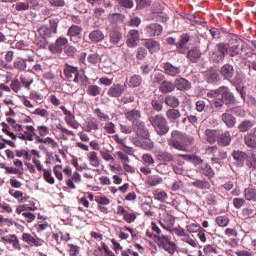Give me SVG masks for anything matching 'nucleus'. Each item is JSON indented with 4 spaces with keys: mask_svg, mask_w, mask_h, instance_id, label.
<instances>
[{
    "mask_svg": "<svg viewBox=\"0 0 256 256\" xmlns=\"http://www.w3.org/2000/svg\"><path fill=\"white\" fill-rule=\"evenodd\" d=\"M108 20L110 21V23L113 24L123 23V21H125V15L119 13H112L108 15Z\"/></svg>",
    "mask_w": 256,
    "mask_h": 256,
    "instance_id": "4c0bfd02",
    "label": "nucleus"
},
{
    "mask_svg": "<svg viewBox=\"0 0 256 256\" xmlns=\"http://www.w3.org/2000/svg\"><path fill=\"white\" fill-rule=\"evenodd\" d=\"M82 129L86 133H91L92 131H97V129H99V121L97 120V118L88 117V118H86Z\"/></svg>",
    "mask_w": 256,
    "mask_h": 256,
    "instance_id": "9b49d317",
    "label": "nucleus"
},
{
    "mask_svg": "<svg viewBox=\"0 0 256 256\" xmlns=\"http://www.w3.org/2000/svg\"><path fill=\"white\" fill-rule=\"evenodd\" d=\"M63 73H64L66 79H73V77H78L79 68L69 65V64H65Z\"/></svg>",
    "mask_w": 256,
    "mask_h": 256,
    "instance_id": "a211bd4d",
    "label": "nucleus"
},
{
    "mask_svg": "<svg viewBox=\"0 0 256 256\" xmlns=\"http://www.w3.org/2000/svg\"><path fill=\"white\" fill-rule=\"evenodd\" d=\"M148 121L151 123L154 131H156L157 135H167L169 133V124L167 123V118L161 114L156 116H150Z\"/></svg>",
    "mask_w": 256,
    "mask_h": 256,
    "instance_id": "7ed1b4c3",
    "label": "nucleus"
},
{
    "mask_svg": "<svg viewBox=\"0 0 256 256\" xmlns=\"http://www.w3.org/2000/svg\"><path fill=\"white\" fill-rule=\"evenodd\" d=\"M44 145H50L52 149H59V143L51 137H46L44 140Z\"/></svg>",
    "mask_w": 256,
    "mask_h": 256,
    "instance_id": "bf43d9fd",
    "label": "nucleus"
},
{
    "mask_svg": "<svg viewBox=\"0 0 256 256\" xmlns=\"http://www.w3.org/2000/svg\"><path fill=\"white\" fill-rule=\"evenodd\" d=\"M220 73L224 79H232L233 75H235V69L233 65L225 64L221 67Z\"/></svg>",
    "mask_w": 256,
    "mask_h": 256,
    "instance_id": "4be33fe9",
    "label": "nucleus"
},
{
    "mask_svg": "<svg viewBox=\"0 0 256 256\" xmlns=\"http://www.w3.org/2000/svg\"><path fill=\"white\" fill-rule=\"evenodd\" d=\"M200 172L203 173V175H206V177H215V172H213V168L209 166L208 164H203L201 166Z\"/></svg>",
    "mask_w": 256,
    "mask_h": 256,
    "instance_id": "a18cd8bd",
    "label": "nucleus"
},
{
    "mask_svg": "<svg viewBox=\"0 0 256 256\" xmlns=\"http://www.w3.org/2000/svg\"><path fill=\"white\" fill-rule=\"evenodd\" d=\"M163 183V178L159 175H151L148 176L147 184L150 185V187H157V185H161Z\"/></svg>",
    "mask_w": 256,
    "mask_h": 256,
    "instance_id": "c9c22d12",
    "label": "nucleus"
},
{
    "mask_svg": "<svg viewBox=\"0 0 256 256\" xmlns=\"http://www.w3.org/2000/svg\"><path fill=\"white\" fill-rule=\"evenodd\" d=\"M91 43H101L105 40V33L100 29L92 30L88 36Z\"/></svg>",
    "mask_w": 256,
    "mask_h": 256,
    "instance_id": "dca6fc26",
    "label": "nucleus"
},
{
    "mask_svg": "<svg viewBox=\"0 0 256 256\" xmlns=\"http://www.w3.org/2000/svg\"><path fill=\"white\" fill-rule=\"evenodd\" d=\"M82 31H83V28H81V26L72 25L68 29V36L69 37H78V35H81Z\"/></svg>",
    "mask_w": 256,
    "mask_h": 256,
    "instance_id": "c03bdc74",
    "label": "nucleus"
},
{
    "mask_svg": "<svg viewBox=\"0 0 256 256\" xmlns=\"http://www.w3.org/2000/svg\"><path fill=\"white\" fill-rule=\"evenodd\" d=\"M216 222L219 227H227L229 225V218L227 216H218Z\"/></svg>",
    "mask_w": 256,
    "mask_h": 256,
    "instance_id": "6e6d98bb",
    "label": "nucleus"
},
{
    "mask_svg": "<svg viewBox=\"0 0 256 256\" xmlns=\"http://www.w3.org/2000/svg\"><path fill=\"white\" fill-rule=\"evenodd\" d=\"M189 43V35L183 34L176 44L177 49H179V53H185V45Z\"/></svg>",
    "mask_w": 256,
    "mask_h": 256,
    "instance_id": "e433bc0d",
    "label": "nucleus"
},
{
    "mask_svg": "<svg viewBox=\"0 0 256 256\" xmlns=\"http://www.w3.org/2000/svg\"><path fill=\"white\" fill-rule=\"evenodd\" d=\"M206 80L208 83H217L221 81V78H219V72H217V69L210 68L206 71Z\"/></svg>",
    "mask_w": 256,
    "mask_h": 256,
    "instance_id": "aec40b11",
    "label": "nucleus"
},
{
    "mask_svg": "<svg viewBox=\"0 0 256 256\" xmlns=\"http://www.w3.org/2000/svg\"><path fill=\"white\" fill-rule=\"evenodd\" d=\"M135 219H137V215L135 213L126 212L124 215V221H126V223H133Z\"/></svg>",
    "mask_w": 256,
    "mask_h": 256,
    "instance_id": "69168bd1",
    "label": "nucleus"
},
{
    "mask_svg": "<svg viewBox=\"0 0 256 256\" xmlns=\"http://www.w3.org/2000/svg\"><path fill=\"white\" fill-rule=\"evenodd\" d=\"M139 41V31L130 30L128 32V37L126 40L127 47H137V42Z\"/></svg>",
    "mask_w": 256,
    "mask_h": 256,
    "instance_id": "2eb2a0df",
    "label": "nucleus"
},
{
    "mask_svg": "<svg viewBox=\"0 0 256 256\" xmlns=\"http://www.w3.org/2000/svg\"><path fill=\"white\" fill-rule=\"evenodd\" d=\"M123 39V33L117 28H113L109 34V41L112 45H119V42Z\"/></svg>",
    "mask_w": 256,
    "mask_h": 256,
    "instance_id": "6ab92c4d",
    "label": "nucleus"
},
{
    "mask_svg": "<svg viewBox=\"0 0 256 256\" xmlns=\"http://www.w3.org/2000/svg\"><path fill=\"white\" fill-rule=\"evenodd\" d=\"M152 107L154 111H163V101L162 100H153L152 101Z\"/></svg>",
    "mask_w": 256,
    "mask_h": 256,
    "instance_id": "e2e57ef3",
    "label": "nucleus"
},
{
    "mask_svg": "<svg viewBox=\"0 0 256 256\" xmlns=\"http://www.w3.org/2000/svg\"><path fill=\"white\" fill-rule=\"evenodd\" d=\"M219 135H221V134L217 130L207 129L205 131L206 141H208V143H215V141H217V137H219Z\"/></svg>",
    "mask_w": 256,
    "mask_h": 256,
    "instance_id": "473e14b6",
    "label": "nucleus"
},
{
    "mask_svg": "<svg viewBox=\"0 0 256 256\" xmlns=\"http://www.w3.org/2000/svg\"><path fill=\"white\" fill-rule=\"evenodd\" d=\"M221 120L229 129H233L237 123V119H235V117L229 113H223L221 115Z\"/></svg>",
    "mask_w": 256,
    "mask_h": 256,
    "instance_id": "5701e85b",
    "label": "nucleus"
},
{
    "mask_svg": "<svg viewBox=\"0 0 256 256\" xmlns=\"http://www.w3.org/2000/svg\"><path fill=\"white\" fill-rule=\"evenodd\" d=\"M13 67H14V69H17V71H25L27 69V60L26 59L17 58L13 62Z\"/></svg>",
    "mask_w": 256,
    "mask_h": 256,
    "instance_id": "ea45409f",
    "label": "nucleus"
},
{
    "mask_svg": "<svg viewBox=\"0 0 256 256\" xmlns=\"http://www.w3.org/2000/svg\"><path fill=\"white\" fill-rule=\"evenodd\" d=\"M22 241H24L31 247H33V245H34V247H41V245H43V240H41L39 238H35L31 234H28V233H24L22 235Z\"/></svg>",
    "mask_w": 256,
    "mask_h": 256,
    "instance_id": "4468645a",
    "label": "nucleus"
},
{
    "mask_svg": "<svg viewBox=\"0 0 256 256\" xmlns=\"http://www.w3.org/2000/svg\"><path fill=\"white\" fill-rule=\"evenodd\" d=\"M227 45L225 44H218L214 48V50L210 54V59L214 63H220V61H223L225 59V53H227Z\"/></svg>",
    "mask_w": 256,
    "mask_h": 256,
    "instance_id": "423d86ee",
    "label": "nucleus"
},
{
    "mask_svg": "<svg viewBox=\"0 0 256 256\" xmlns=\"http://www.w3.org/2000/svg\"><path fill=\"white\" fill-rule=\"evenodd\" d=\"M251 127H253V122H251L250 120H244V121L238 126V129H239V131H241L242 133H245V131H249V129H251Z\"/></svg>",
    "mask_w": 256,
    "mask_h": 256,
    "instance_id": "3c124183",
    "label": "nucleus"
},
{
    "mask_svg": "<svg viewBox=\"0 0 256 256\" xmlns=\"http://www.w3.org/2000/svg\"><path fill=\"white\" fill-rule=\"evenodd\" d=\"M141 83H143V78L139 75H133L128 80V86L132 88L139 87Z\"/></svg>",
    "mask_w": 256,
    "mask_h": 256,
    "instance_id": "58836bf2",
    "label": "nucleus"
},
{
    "mask_svg": "<svg viewBox=\"0 0 256 256\" xmlns=\"http://www.w3.org/2000/svg\"><path fill=\"white\" fill-rule=\"evenodd\" d=\"M244 141L250 149H256V137L255 135L245 136Z\"/></svg>",
    "mask_w": 256,
    "mask_h": 256,
    "instance_id": "49530a36",
    "label": "nucleus"
},
{
    "mask_svg": "<svg viewBox=\"0 0 256 256\" xmlns=\"http://www.w3.org/2000/svg\"><path fill=\"white\" fill-rule=\"evenodd\" d=\"M65 122L72 127V129H79V122L75 120V116H66Z\"/></svg>",
    "mask_w": 256,
    "mask_h": 256,
    "instance_id": "8fccbe9b",
    "label": "nucleus"
},
{
    "mask_svg": "<svg viewBox=\"0 0 256 256\" xmlns=\"http://www.w3.org/2000/svg\"><path fill=\"white\" fill-rule=\"evenodd\" d=\"M75 183H81V174H79L78 172H74L72 178H68L66 180V185L67 187H69V189H77Z\"/></svg>",
    "mask_w": 256,
    "mask_h": 256,
    "instance_id": "bb28decb",
    "label": "nucleus"
},
{
    "mask_svg": "<svg viewBox=\"0 0 256 256\" xmlns=\"http://www.w3.org/2000/svg\"><path fill=\"white\" fill-rule=\"evenodd\" d=\"M233 159L239 167H242L243 163H245V159H247V153L243 151H236L233 153Z\"/></svg>",
    "mask_w": 256,
    "mask_h": 256,
    "instance_id": "f704fd0d",
    "label": "nucleus"
},
{
    "mask_svg": "<svg viewBox=\"0 0 256 256\" xmlns=\"http://www.w3.org/2000/svg\"><path fill=\"white\" fill-rule=\"evenodd\" d=\"M94 112L100 121H109V115L105 114L101 109L96 108Z\"/></svg>",
    "mask_w": 256,
    "mask_h": 256,
    "instance_id": "13d9d810",
    "label": "nucleus"
},
{
    "mask_svg": "<svg viewBox=\"0 0 256 256\" xmlns=\"http://www.w3.org/2000/svg\"><path fill=\"white\" fill-rule=\"evenodd\" d=\"M174 87L179 91H187V89H191V84L187 81V79L179 78L175 80Z\"/></svg>",
    "mask_w": 256,
    "mask_h": 256,
    "instance_id": "c756f323",
    "label": "nucleus"
},
{
    "mask_svg": "<svg viewBox=\"0 0 256 256\" xmlns=\"http://www.w3.org/2000/svg\"><path fill=\"white\" fill-rule=\"evenodd\" d=\"M87 159L92 167H99L101 165L99 154L95 151L89 152L87 154Z\"/></svg>",
    "mask_w": 256,
    "mask_h": 256,
    "instance_id": "393cba45",
    "label": "nucleus"
},
{
    "mask_svg": "<svg viewBox=\"0 0 256 256\" xmlns=\"http://www.w3.org/2000/svg\"><path fill=\"white\" fill-rule=\"evenodd\" d=\"M160 225L163 229L169 231V229L175 225V218L171 214L165 212L160 219Z\"/></svg>",
    "mask_w": 256,
    "mask_h": 256,
    "instance_id": "f8f14e48",
    "label": "nucleus"
},
{
    "mask_svg": "<svg viewBox=\"0 0 256 256\" xmlns=\"http://www.w3.org/2000/svg\"><path fill=\"white\" fill-rule=\"evenodd\" d=\"M187 57L191 63H197L201 59V50L197 48H192L188 51Z\"/></svg>",
    "mask_w": 256,
    "mask_h": 256,
    "instance_id": "a878e982",
    "label": "nucleus"
},
{
    "mask_svg": "<svg viewBox=\"0 0 256 256\" xmlns=\"http://www.w3.org/2000/svg\"><path fill=\"white\" fill-rule=\"evenodd\" d=\"M131 143L136 147H140V149H144V151H151L153 147H155V143L151 141V139L147 138L144 141L139 140L135 137H130Z\"/></svg>",
    "mask_w": 256,
    "mask_h": 256,
    "instance_id": "1a4fd4ad",
    "label": "nucleus"
},
{
    "mask_svg": "<svg viewBox=\"0 0 256 256\" xmlns=\"http://www.w3.org/2000/svg\"><path fill=\"white\" fill-rule=\"evenodd\" d=\"M188 233H198L201 226L197 223H192L186 226Z\"/></svg>",
    "mask_w": 256,
    "mask_h": 256,
    "instance_id": "052dcab7",
    "label": "nucleus"
},
{
    "mask_svg": "<svg viewBox=\"0 0 256 256\" xmlns=\"http://www.w3.org/2000/svg\"><path fill=\"white\" fill-rule=\"evenodd\" d=\"M157 239V245L161 249H164L169 255H174L175 251H177V244L175 242L171 241V237L161 234L158 236H155Z\"/></svg>",
    "mask_w": 256,
    "mask_h": 256,
    "instance_id": "39448f33",
    "label": "nucleus"
},
{
    "mask_svg": "<svg viewBox=\"0 0 256 256\" xmlns=\"http://www.w3.org/2000/svg\"><path fill=\"white\" fill-rule=\"evenodd\" d=\"M163 69L166 75H169L170 77H177L181 73V68L177 66H173V64L166 62L163 65Z\"/></svg>",
    "mask_w": 256,
    "mask_h": 256,
    "instance_id": "f3484780",
    "label": "nucleus"
},
{
    "mask_svg": "<svg viewBox=\"0 0 256 256\" xmlns=\"http://www.w3.org/2000/svg\"><path fill=\"white\" fill-rule=\"evenodd\" d=\"M166 117L168 120H170L171 123H176V121H179L181 119V111L176 108H171L166 111Z\"/></svg>",
    "mask_w": 256,
    "mask_h": 256,
    "instance_id": "412c9836",
    "label": "nucleus"
},
{
    "mask_svg": "<svg viewBox=\"0 0 256 256\" xmlns=\"http://www.w3.org/2000/svg\"><path fill=\"white\" fill-rule=\"evenodd\" d=\"M195 140L191 136H187L177 130L172 131L171 138L168 140L170 147H174L178 151H187V145H193Z\"/></svg>",
    "mask_w": 256,
    "mask_h": 256,
    "instance_id": "f257e3e1",
    "label": "nucleus"
},
{
    "mask_svg": "<svg viewBox=\"0 0 256 256\" xmlns=\"http://www.w3.org/2000/svg\"><path fill=\"white\" fill-rule=\"evenodd\" d=\"M73 82L80 83V85L87 87V84L89 83V79L86 76H82L78 74L76 77H74Z\"/></svg>",
    "mask_w": 256,
    "mask_h": 256,
    "instance_id": "5fc2aeb1",
    "label": "nucleus"
},
{
    "mask_svg": "<svg viewBox=\"0 0 256 256\" xmlns=\"http://www.w3.org/2000/svg\"><path fill=\"white\" fill-rule=\"evenodd\" d=\"M125 93V86L121 84H113L107 91L109 97H121Z\"/></svg>",
    "mask_w": 256,
    "mask_h": 256,
    "instance_id": "ddd939ff",
    "label": "nucleus"
},
{
    "mask_svg": "<svg viewBox=\"0 0 256 256\" xmlns=\"http://www.w3.org/2000/svg\"><path fill=\"white\" fill-rule=\"evenodd\" d=\"M104 131L108 133V135H115V133H117L115 124L113 122H106L104 125Z\"/></svg>",
    "mask_w": 256,
    "mask_h": 256,
    "instance_id": "09e8293b",
    "label": "nucleus"
},
{
    "mask_svg": "<svg viewBox=\"0 0 256 256\" xmlns=\"http://www.w3.org/2000/svg\"><path fill=\"white\" fill-rule=\"evenodd\" d=\"M87 94L92 97H97V95H101V88L97 85H90L87 89Z\"/></svg>",
    "mask_w": 256,
    "mask_h": 256,
    "instance_id": "de8ad7c7",
    "label": "nucleus"
},
{
    "mask_svg": "<svg viewBox=\"0 0 256 256\" xmlns=\"http://www.w3.org/2000/svg\"><path fill=\"white\" fill-rule=\"evenodd\" d=\"M160 93H171L175 91V84L170 81H163L159 87Z\"/></svg>",
    "mask_w": 256,
    "mask_h": 256,
    "instance_id": "72a5a7b5",
    "label": "nucleus"
},
{
    "mask_svg": "<svg viewBox=\"0 0 256 256\" xmlns=\"http://www.w3.org/2000/svg\"><path fill=\"white\" fill-rule=\"evenodd\" d=\"M228 53L230 57H235L239 55L242 59H249L253 57V50L249 48V45L245 43L242 39L236 40L233 44L230 45Z\"/></svg>",
    "mask_w": 256,
    "mask_h": 256,
    "instance_id": "f03ea898",
    "label": "nucleus"
},
{
    "mask_svg": "<svg viewBox=\"0 0 256 256\" xmlns=\"http://www.w3.org/2000/svg\"><path fill=\"white\" fill-rule=\"evenodd\" d=\"M69 43V40L65 37H59L54 43L50 44L48 49L53 55H61L63 53V47Z\"/></svg>",
    "mask_w": 256,
    "mask_h": 256,
    "instance_id": "0eeeda50",
    "label": "nucleus"
},
{
    "mask_svg": "<svg viewBox=\"0 0 256 256\" xmlns=\"http://www.w3.org/2000/svg\"><path fill=\"white\" fill-rule=\"evenodd\" d=\"M144 47H146L150 53H157V51L161 49V44L156 40L149 39L144 42Z\"/></svg>",
    "mask_w": 256,
    "mask_h": 256,
    "instance_id": "b1692460",
    "label": "nucleus"
},
{
    "mask_svg": "<svg viewBox=\"0 0 256 256\" xmlns=\"http://www.w3.org/2000/svg\"><path fill=\"white\" fill-rule=\"evenodd\" d=\"M218 145H221V147H227L228 145H231V134L229 131H225L219 136Z\"/></svg>",
    "mask_w": 256,
    "mask_h": 256,
    "instance_id": "cd10ccee",
    "label": "nucleus"
},
{
    "mask_svg": "<svg viewBox=\"0 0 256 256\" xmlns=\"http://www.w3.org/2000/svg\"><path fill=\"white\" fill-rule=\"evenodd\" d=\"M43 177L46 183H49V185H55V178L53 177L51 169H44Z\"/></svg>",
    "mask_w": 256,
    "mask_h": 256,
    "instance_id": "37998d69",
    "label": "nucleus"
},
{
    "mask_svg": "<svg viewBox=\"0 0 256 256\" xmlns=\"http://www.w3.org/2000/svg\"><path fill=\"white\" fill-rule=\"evenodd\" d=\"M221 96V99L224 101L226 105H235V96H233V93L229 91V88L227 86H221L217 90H210L207 93V97H219Z\"/></svg>",
    "mask_w": 256,
    "mask_h": 256,
    "instance_id": "20e7f679",
    "label": "nucleus"
},
{
    "mask_svg": "<svg viewBox=\"0 0 256 256\" xmlns=\"http://www.w3.org/2000/svg\"><path fill=\"white\" fill-rule=\"evenodd\" d=\"M158 161L170 162L173 161V154L165 151H159L157 154Z\"/></svg>",
    "mask_w": 256,
    "mask_h": 256,
    "instance_id": "a19ab883",
    "label": "nucleus"
},
{
    "mask_svg": "<svg viewBox=\"0 0 256 256\" xmlns=\"http://www.w3.org/2000/svg\"><path fill=\"white\" fill-rule=\"evenodd\" d=\"M132 127L134 133H136L138 137H141L142 139H149V129H147V126H145V122L136 121L132 124Z\"/></svg>",
    "mask_w": 256,
    "mask_h": 256,
    "instance_id": "6e6552de",
    "label": "nucleus"
},
{
    "mask_svg": "<svg viewBox=\"0 0 256 256\" xmlns=\"http://www.w3.org/2000/svg\"><path fill=\"white\" fill-rule=\"evenodd\" d=\"M142 161L146 165H155V159H153V156L151 154H144L142 156Z\"/></svg>",
    "mask_w": 256,
    "mask_h": 256,
    "instance_id": "680f3d73",
    "label": "nucleus"
},
{
    "mask_svg": "<svg viewBox=\"0 0 256 256\" xmlns=\"http://www.w3.org/2000/svg\"><path fill=\"white\" fill-rule=\"evenodd\" d=\"M16 11H29V3L18 2L15 5Z\"/></svg>",
    "mask_w": 256,
    "mask_h": 256,
    "instance_id": "0e129e2a",
    "label": "nucleus"
},
{
    "mask_svg": "<svg viewBox=\"0 0 256 256\" xmlns=\"http://www.w3.org/2000/svg\"><path fill=\"white\" fill-rule=\"evenodd\" d=\"M247 165L250 169H256V156L255 154H252L248 161H247Z\"/></svg>",
    "mask_w": 256,
    "mask_h": 256,
    "instance_id": "774afa93",
    "label": "nucleus"
},
{
    "mask_svg": "<svg viewBox=\"0 0 256 256\" xmlns=\"http://www.w3.org/2000/svg\"><path fill=\"white\" fill-rule=\"evenodd\" d=\"M36 45L39 47V49H45L47 45H49V42L47 41L46 37H38L36 39Z\"/></svg>",
    "mask_w": 256,
    "mask_h": 256,
    "instance_id": "4d7b16f0",
    "label": "nucleus"
},
{
    "mask_svg": "<svg viewBox=\"0 0 256 256\" xmlns=\"http://www.w3.org/2000/svg\"><path fill=\"white\" fill-rule=\"evenodd\" d=\"M148 37H159L163 33V26L158 23L148 24L145 28Z\"/></svg>",
    "mask_w": 256,
    "mask_h": 256,
    "instance_id": "9d476101",
    "label": "nucleus"
},
{
    "mask_svg": "<svg viewBox=\"0 0 256 256\" xmlns=\"http://www.w3.org/2000/svg\"><path fill=\"white\" fill-rule=\"evenodd\" d=\"M192 185L193 187H197V189H211V184L207 180H196L192 183Z\"/></svg>",
    "mask_w": 256,
    "mask_h": 256,
    "instance_id": "79ce46f5",
    "label": "nucleus"
},
{
    "mask_svg": "<svg viewBox=\"0 0 256 256\" xmlns=\"http://www.w3.org/2000/svg\"><path fill=\"white\" fill-rule=\"evenodd\" d=\"M164 103H166V105L172 109H177V107L180 105L179 98H176L173 95H167L164 99Z\"/></svg>",
    "mask_w": 256,
    "mask_h": 256,
    "instance_id": "2f4dec72",
    "label": "nucleus"
},
{
    "mask_svg": "<svg viewBox=\"0 0 256 256\" xmlns=\"http://www.w3.org/2000/svg\"><path fill=\"white\" fill-rule=\"evenodd\" d=\"M125 117L128 121H132V124L137 123L141 117V111L135 109L127 111L125 112Z\"/></svg>",
    "mask_w": 256,
    "mask_h": 256,
    "instance_id": "c85d7f7f",
    "label": "nucleus"
},
{
    "mask_svg": "<svg viewBox=\"0 0 256 256\" xmlns=\"http://www.w3.org/2000/svg\"><path fill=\"white\" fill-rule=\"evenodd\" d=\"M245 197L247 201H256V190L253 188L245 189Z\"/></svg>",
    "mask_w": 256,
    "mask_h": 256,
    "instance_id": "864d4df0",
    "label": "nucleus"
},
{
    "mask_svg": "<svg viewBox=\"0 0 256 256\" xmlns=\"http://www.w3.org/2000/svg\"><path fill=\"white\" fill-rule=\"evenodd\" d=\"M155 199H157L158 201H167L168 196L164 191H156Z\"/></svg>",
    "mask_w": 256,
    "mask_h": 256,
    "instance_id": "338daca9",
    "label": "nucleus"
},
{
    "mask_svg": "<svg viewBox=\"0 0 256 256\" xmlns=\"http://www.w3.org/2000/svg\"><path fill=\"white\" fill-rule=\"evenodd\" d=\"M53 173L58 181H63V166L55 165L53 168Z\"/></svg>",
    "mask_w": 256,
    "mask_h": 256,
    "instance_id": "603ef678",
    "label": "nucleus"
},
{
    "mask_svg": "<svg viewBox=\"0 0 256 256\" xmlns=\"http://www.w3.org/2000/svg\"><path fill=\"white\" fill-rule=\"evenodd\" d=\"M2 241L10 243V245H13L14 249L21 250V244H19V239L14 234L2 237Z\"/></svg>",
    "mask_w": 256,
    "mask_h": 256,
    "instance_id": "7c9ffc66",
    "label": "nucleus"
}]
</instances>
